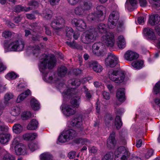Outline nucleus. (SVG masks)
I'll use <instances>...</instances> for the list:
<instances>
[{"instance_id": "nucleus-1", "label": "nucleus", "mask_w": 160, "mask_h": 160, "mask_svg": "<svg viewBox=\"0 0 160 160\" xmlns=\"http://www.w3.org/2000/svg\"><path fill=\"white\" fill-rule=\"evenodd\" d=\"M63 93L67 96L73 97L71 101L72 105L74 108H78L80 102L81 93L78 92L76 89L71 88L64 91Z\"/></svg>"}, {"instance_id": "nucleus-2", "label": "nucleus", "mask_w": 160, "mask_h": 160, "mask_svg": "<svg viewBox=\"0 0 160 160\" xmlns=\"http://www.w3.org/2000/svg\"><path fill=\"white\" fill-rule=\"evenodd\" d=\"M56 61L54 56L45 55L42 61L41 62L39 65L40 70L41 71L47 69V67L49 69H52L56 65Z\"/></svg>"}, {"instance_id": "nucleus-3", "label": "nucleus", "mask_w": 160, "mask_h": 160, "mask_svg": "<svg viewBox=\"0 0 160 160\" xmlns=\"http://www.w3.org/2000/svg\"><path fill=\"white\" fill-rule=\"evenodd\" d=\"M97 36L98 33L95 29L92 28L82 36L81 41L84 43L90 44L95 40Z\"/></svg>"}, {"instance_id": "nucleus-4", "label": "nucleus", "mask_w": 160, "mask_h": 160, "mask_svg": "<svg viewBox=\"0 0 160 160\" xmlns=\"http://www.w3.org/2000/svg\"><path fill=\"white\" fill-rule=\"evenodd\" d=\"M78 133L73 129L64 130L58 138V141L61 142H64L72 139L76 137Z\"/></svg>"}, {"instance_id": "nucleus-5", "label": "nucleus", "mask_w": 160, "mask_h": 160, "mask_svg": "<svg viewBox=\"0 0 160 160\" xmlns=\"http://www.w3.org/2000/svg\"><path fill=\"white\" fill-rule=\"evenodd\" d=\"M110 79L117 83H120L124 80L125 75L123 72L120 70H111L108 73Z\"/></svg>"}, {"instance_id": "nucleus-6", "label": "nucleus", "mask_w": 160, "mask_h": 160, "mask_svg": "<svg viewBox=\"0 0 160 160\" xmlns=\"http://www.w3.org/2000/svg\"><path fill=\"white\" fill-rule=\"evenodd\" d=\"M130 153L125 147H119L115 152V160H128Z\"/></svg>"}, {"instance_id": "nucleus-7", "label": "nucleus", "mask_w": 160, "mask_h": 160, "mask_svg": "<svg viewBox=\"0 0 160 160\" xmlns=\"http://www.w3.org/2000/svg\"><path fill=\"white\" fill-rule=\"evenodd\" d=\"M119 18V14L117 10L113 11L110 14L108 22V28L111 29L114 28L116 25L117 22Z\"/></svg>"}, {"instance_id": "nucleus-8", "label": "nucleus", "mask_w": 160, "mask_h": 160, "mask_svg": "<svg viewBox=\"0 0 160 160\" xmlns=\"http://www.w3.org/2000/svg\"><path fill=\"white\" fill-rule=\"evenodd\" d=\"M102 40L108 47H112L115 43L114 36L112 32H107L105 35L102 37Z\"/></svg>"}, {"instance_id": "nucleus-9", "label": "nucleus", "mask_w": 160, "mask_h": 160, "mask_svg": "<svg viewBox=\"0 0 160 160\" xmlns=\"http://www.w3.org/2000/svg\"><path fill=\"white\" fill-rule=\"evenodd\" d=\"M18 142L17 138L14 139L12 142L13 145H16L14 148L16 153L18 155H24L27 154V150L26 147L22 143H18Z\"/></svg>"}, {"instance_id": "nucleus-10", "label": "nucleus", "mask_w": 160, "mask_h": 160, "mask_svg": "<svg viewBox=\"0 0 160 160\" xmlns=\"http://www.w3.org/2000/svg\"><path fill=\"white\" fill-rule=\"evenodd\" d=\"M118 62V58L112 53H109L108 55V57L105 60L106 66L111 67H114Z\"/></svg>"}, {"instance_id": "nucleus-11", "label": "nucleus", "mask_w": 160, "mask_h": 160, "mask_svg": "<svg viewBox=\"0 0 160 160\" xmlns=\"http://www.w3.org/2000/svg\"><path fill=\"white\" fill-rule=\"evenodd\" d=\"M24 42L21 40H16L12 42L9 45L12 51H22L24 48Z\"/></svg>"}, {"instance_id": "nucleus-12", "label": "nucleus", "mask_w": 160, "mask_h": 160, "mask_svg": "<svg viewBox=\"0 0 160 160\" xmlns=\"http://www.w3.org/2000/svg\"><path fill=\"white\" fill-rule=\"evenodd\" d=\"M72 24L81 31H84L87 28V24L85 21L80 18H74L71 21Z\"/></svg>"}, {"instance_id": "nucleus-13", "label": "nucleus", "mask_w": 160, "mask_h": 160, "mask_svg": "<svg viewBox=\"0 0 160 160\" xmlns=\"http://www.w3.org/2000/svg\"><path fill=\"white\" fill-rule=\"evenodd\" d=\"M61 108L64 114L67 116L73 115L76 112V109L71 105H62Z\"/></svg>"}, {"instance_id": "nucleus-14", "label": "nucleus", "mask_w": 160, "mask_h": 160, "mask_svg": "<svg viewBox=\"0 0 160 160\" xmlns=\"http://www.w3.org/2000/svg\"><path fill=\"white\" fill-rule=\"evenodd\" d=\"M64 24V20L62 18L56 17L51 23V27L54 29H59L62 28Z\"/></svg>"}, {"instance_id": "nucleus-15", "label": "nucleus", "mask_w": 160, "mask_h": 160, "mask_svg": "<svg viewBox=\"0 0 160 160\" xmlns=\"http://www.w3.org/2000/svg\"><path fill=\"white\" fill-rule=\"evenodd\" d=\"M103 44L102 42H97L94 43L92 46V51L95 55L99 56L101 55L103 52L102 48Z\"/></svg>"}, {"instance_id": "nucleus-16", "label": "nucleus", "mask_w": 160, "mask_h": 160, "mask_svg": "<svg viewBox=\"0 0 160 160\" xmlns=\"http://www.w3.org/2000/svg\"><path fill=\"white\" fill-rule=\"evenodd\" d=\"M144 33L147 37L148 39L156 41L157 36L155 35V33L153 30L150 28H147L144 29Z\"/></svg>"}, {"instance_id": "nucleus-17", "label": "nucleus", "mask_w": 160, "mask_h": 160, "mask_svg": "<svg viewBox=\"0 0 160 160\" xmlns=\"http://www.w3.org/2000/svg\"><path fill=\"white\" fill-rule=\"evenodd\" d=\"M115 133L112 132L111 134L107 141V147L111 148H113L116 145V141L115 139Z\"/></svg>"}, {"instance_id": "nucleus-18", "label": "nucleus", "mask_w": 160, "mask_h": 160, "mask_svg": "<svg viewBox=\"0 0 160 160\" xmlns=\"http://www.w3.org/2000/svg\"><path fill=\"white\" fill-rule=\"evenodd\" d=\"M138 57V54L130 50L127 51L124 56V57L126 60L130 61L136 59Z\"/></svg>"}, {"instance_id": "nucleus-19", "label": "nucleus", "mask_w": 160, "mask_h": 160, "mask_svg": "<svg viewBox=\"0 0 160 160\" xmlns=\"http://www.w3.org/2000/svg\"><path fill=\"white\" fill-rule=\"evenodd\" d=\"M69 124L72 127L81 128L82 124V118L80 116L75 117L69 122Z\"/></svg>"}, {"instance_id": "nucleus-20", "label": "nucleus", "mask_w": 160, "mask_h": 160, "mask_svg": "<svg viewBox=\"0 0 160 160\" xmlns=\"http://www.w3.org/2000/svg\"><path fill=\"white\" fill-rule=\"evenodd\" d=\"M105 8L102 5L98 6L96 8V14L100 20H103L104 19L103 11H105Z\"/></svg>"}, {"instance_id": "nucleus-21", "label": "nucleus", "mask_w": 160, "mask_h": 160, "mask_svg": "<svg viewBox=\"0 0 160 160\" xmlns=\"http://www.w3.org/2000/svg\"><path fill=\"white\" fill-rule=\"evenodd\" d=\"M11 135L9 133H4L0 134V142L2 144H7L10 139Z\"/></svg>"}, {"instance_id": "nucleus-22", "label": "nucleus", "mask_w": 160, "mask_h": 160, "mask_svg": "<svg viewBox=\"0 0 160 160\" xmlns=\"http://www.w3.org/2000/svg\"><path fill=\"white\" fill-rule=\"evenodd\" d=\"M125 90L123 88H120L118 89L116 93V97L118 99L120 102H123L125 100Z\"/></svg>"}, {"instance_id": "nucleus-23", "label": "nucleus", "mask_w": 160, "mask_h": 160, "mask_svg": "<svg viewBox=\"0 0 160 160\" xmlns=\"http://www.w3.org/2000/svg\"><path fill=\"white\" fill-rule=\"evenodd\" d=\"M160 21V17L157 14L151 15L149 16V22L152 25L158 24Z\"/></svg>"}, {"instance_id": "nucleus-24", "label": "nucleus", "mask_w": 160, "mask_h": 160, "mask_svg": "<svg viewBox=\"0 0 160 160\" xmlns=\"http://www.w3.org/2000/svg\"><path fill=\"white\" fill-rule=\"evenodd\" d=\"M74 12L76 15L80 17L85 16L87 13L83 9L81 5L76 7L74 9Z\"/></svg>"}, {"instance_id": "nucleus-25", "label": "nucleus", "mask_w": 160, "mask_h": 160, "mask_svg": "<svg viewBox=\"0 0 160 160\" xmlns=\"http://www.w3.org/2000/svg\"><path fill=\"white\" fill-rule=\"evenodd\" d=\"M90 67L96 72H100L102 70V66L97 61H93L91 63Z\"/></svg>"}, {"instance_id": "nucleus-26", "label": "nucleus", "mask_w": 160, "mask_h": 160, "mask_svg": "<svg viewBox=\"0 0 160 160\" xmlns=\"http://www.w3.org/2000/svg\"><path fill=\"white\" fill-rule=\"evenodd\" d=\"M38 122L35 119H32L27 126V128L29 130H34L36 129L38 127Z\"/></svg>"}, {"instance_id": "nucleus-27", "label": "nucleus", "mask_w": 160, "mask_h": 160, "mask_svg": "<svg viewBox=\"0 0 160 160\" xmlns=\"http://www.w3.org/2000/svg\"><path fill=\"white\" fill-rule=\"evenodd\" d=\"M117 44L118 47L121 49H122L125 47L126 43L123 36H120L118 37Z\"/></svg>"}, {"instance_id": "nucleus-28", "label": "nucleus", "mask_w": 160, "mask_h": 160, "mask_svg": "<svg viewBox=\"0 0 160 160\" xmlns=\"http://www.w3.org/2000/svg\"><path fill=\"white\" fill-rule=\"evenodd\" d=\"M2 36L5 38L9 39L11 38L17 37V34L14 32L8 30L5 31L2 33Z\"/></svg>"}, {"instance_id": "nucleus-29", "label": "nucleus", "mask_w": 160, "mask_h": 160, "mask_svg": "<svg viewBox=\"0 0 160 160\" xmlns=\"http://www.w3.org/2000/svg\"><path fill=\"white\" fill-rule=\"evenodd\" d=\"M57 71L58 76L62 77L67 73V69L65 66H62L58 69Z\"/></svg>"}, {"instance_id": "nucleus-30", "label": "nucleus", "mask_w": 160, "mask_h": 160, "mask_svg": "<svg viewBox=\"0 0 160 160\" xmlns=\"http://www.w3.org/2000/svg\"><path fill=\"white\" fill-rule=\"evenodd\" d=\"M95 29V31L97 32L98 34V32L103 33L106 32L107 26L103 23H100L98 25L96 28H94Z\"/></svg>"}, {"instance_id": "nucleus-31", "label": "nucleus", "mask_w": 160, "mask_h": 160, "mask_svg": "<svg viewBox=\"0 0 160 160\" xmlns=\"http://www.w3.org/2000/svg\"><path fill=\"white\" fill-rule=\"evenodd\" d=\"M31 105L32 108L34 110H38L40 108V103L36 99L32 98L31 101Z\"/></svg>"}, {"instance_id": "nucleus-32", "label": "nucleus", "mask_w": 160, "mask_h": 160, "mask_svg": "<svg viewBox=\"0 0 160 160\" xmlns=\"http://www.w3.org/2000/svg\"><path fill=\"white\" fill-rule=\"evenodd\" d=\"M30 26L31 29L35 32L40 33L42 30V28L40 26H38L37 23H31Z\"/></svg>"}, {"instance_id": "nucleus-33", "label": "nucleus", "mask_w": 160, "mask_h": 160, "mask_svg": "<svg viewBox=\"0 0 160 160\" xmlns=\"http://www.w3.org/2000/svg\"><path fill=\"white\" fill-rule=\"evenodd\" d=\"M143 64V61L141 60L134 61L132 63V66L136 69H140L142 68Z\"/></svg>"}, {"instance_id": "nucleus-34", "label": "nucleus", "mask_w": 160, "mask_h": 160, "mask_svg": "<svg viewBox=\"0 0 160 160\" xmlns=\"http://www.w3.org/2000/svg\"><path fill=\"white\" fill-rule=\"evenodd\" d=\"M83 5L82 6L86 12L90 9L92 7V4L89 0L83 1Z\"/></svg>"}, {"instance_id": "nucleus-35", "label": "nucleus", "mask_w": 160, "mask_h": 160, "mask_svg": "<svg viewBox=\"0 0 160 160\" xmlns=\"http://www.w3.org/2000/svg\"><path fill=\"white\" fill-rule=\"evenodd\" d=\"M52 13L51 10L46 9L43 11L42 16L45 19L50 20L52 17Z\"/></svg>"}, {"instance_id": "nucleus-36", "label": "nucleus", "mask_w": 160, "mask_h": 160, "mask_svg": "<svg viewBox=\"0 0 160 160\" xmlns=\"http://www.w3.org/2000/svg\"><path fill=\"white\" fill-rule=\"evenodd\" d=\"M23 128L19 124H15L12 127L13 132L16 134L20 133L22 130Z\"/></svg>"}, {"instance_id": "nucleus-37", "label": "nucleus", "mask_w": 160, "mask_h": 160, "mask_svg": "<svg viewBox=\"0 0 160 160\" xmlns=\"http://www.w3.org/2000/svg\"><path fill=\"white\" fill-rule=\"evenodd\" d=\"M29 48L33 54L36 56H37L40 52V48L38 45L30 46Z\"/></svg>"}, {"instance_id": "nucleus-38", "label": "nucleus", "mask_w": 160, "mask_h": 160, "mask_svg": "<svg viewBox=\"0 0 160 160\" xmlns=\"http://www.w3.org/2000/svg\"><path fill=\"white\" fill-rule=\"evenodd\" d=\"M115 125L117 129H119L122 125V122L120 116L117 115L115 119Z\"/></svg>"}, {"instance_id": "nucleus-39", "label": "nucleus", "mask_w": 160, "mask_h": 160, "mask_svg": "<svg viewBox=\"0 0 160 160\" xmlns=\"http://www.w3.org/2000/svg\"><path fill=\"white\" fill-rule=\"evenodd\" d=\"M87 19L90 21H102L101 20L99 19L98 17L96 14V13H91L89 14L87 17Z\"/></svg>"}, {"instance_id": "nucleus-40", "label": "nucleus", "mask_w": 160, "mask_h": 160, "mask_svg": "<svg viewBox=\"0 0 160 160\" xmlns=\"http://www.w3.org/2000/svg\"><path fill=\"white\" fill-rule=\"evenodd\" d=\"M40 158L41 160H52V157L48 152H45L40 155Z\"/></svg>"}, {"instance_id": "nucleus-41", "label": "nucleus", "mask_w": 160, "mask_h": 160, "mask_svg": "<svg viewBox=\"0 0 160 160\" xmlns=\"http://www.w3.org/2000/svg\"><path fill=\"white\" fill-rule=\"evenodd\" d=\"M66 37L68 40L72 38L73 33V30L70 27H66Z\"/></svg>"}, {"instance_id": "nucleus-42", "label": "nucleus", "mask_w": 160, "mask_h": 160, "mask_svg": "<svg viewBox=\"0 0 160 160\" xmlns=\"http://www.w3.org/2000/svg\"><path fill=\"white\" fill-rule=\"evenodd\" d=\"M66 43L68 45L72 48H76L78 49H82V47L78 45L75 43L74 41H73L72 42L70 41H67L66 42Z\"/></svg>"}, {"instance_id": "nucleus-43", "label": "nucleus", "mask_w": 160, "mask_h": 160, "mask_svg": "<svg viewBox=\"0 0 160 160\" xmlns=\"http://www.w3.org/2000/svg\"><path fill=\"white\" fill-rule=\"evenodd\" d=\"M20 108L18 107H16L12 108L11 113L13 116H17L20 114Z\"/></svg>"}, {"instance_id": "nucleus-44", "label": "nucleus", "mask_w": 160, "mask_h": 160, "mask_svg": "<svg viewBox=\"0 0 160 160\" xmlns=\"http://www.w3.org/2000/svg\"><path fill=\"white\" fill-rule=\"evenodd\" d=\"M29 10V9H28L23 7H22L21 5H18L16 6L15 8L14 11L15 12H19L22 11H28Z\"/></svg>"}, {"instance_id": "nucleus-45", "label": "nucleus", "mask_w": 160, "mask_h": 160, "mask_svg": "<svg viewBox=\"0 0 160 160\" xmlns=\"http://www.w3.org/2000/svg\"><path fill=\"white\" fill-rule=\"evenodd\" d=\"M4 152L5 154L4 155L2 160H15V157L13 155L8 153L6 151Z\"/></svg>"}, {"instance_id": "nucleus-46", "label": "nucleus", "mask_w": 160, "mask_h": 160, "mask_svg": "<svg viewBox=\"0 0 160 160\" xmlns=\"http://www.w3.org/2000/svg\"><path fill=\"white\" fill-rule=\"evenodd\" d=\"M112 117L111 115L108 114L105 117V124L107 127L111 125V121L112 120Z\"/></svg>"}, {"instance_id": "nucleus-47", "label": "nucleus", "mask_w": 160, "mask_h": 160, "mask_svg": "<svg viewBox=\"0 0 160 160\" xmlns=\"http://www.w3.org/2000/svg\"><path fill=\"white\" fill-rule=\"evenodd\" d=\"M75 142L77 143H81L82 145L86 144L87 143L89 142V141L86 138H79L75 140Z\"/></svg>"}, {"instance_id": "nucleus-48", "label": "nucleus", "mask_w": 160, "mask_h": 160, "mask_svg": "<svg viewBox=\"0 0 160 160\" xmlns=\"http://www.w3.org/2000/svg\"><path fill=\"white\" fill-rule=\"evenodd\" d=\"M32 116L30 112H24L22 114L21 118L23 120H27L30 118Z\"/></svg>"}, {"instance_id": "nucleus-49", "label": "nucleus", "mask_w": 160, "mask_h": 160, "mask_svg": "<svg viewBox=\"0 0 160 160\" xmlns=\"http://www.w3.org/2000/svg\"><path fill=\"white\" fill-rule=\"evenodd\" d=\"M153 93L155 94H157L160 93V82H157L154 88H153Z\"/></svg>"}, {"instance_id": "nucleus-50", "label": "nucleus", "mask_w": 160, "mask_h": 160, "mask_svg": "<svg viewBox=\"0 0 160 160\" xmlns=\"http://www.w3.org/2000/svg\"><path fill=\"white\" fill-rule=\"evenodd\" d=\"M17 77V75L14 72L8 73L5 76L6 78L8 80L15 79Z\"/></svg>"}, {"instance_id": "nucleus-51", "label": "nucleus", "mask_w": 160, "mask_h": 160, "mask_svg": "<svg viewBox=\"0 0 160 160\" xmlns=\"http://www.w3.org/2000/svg\"><path fill=\"white\" fill-rule=\"evenodd\" d=\"M113 158V154L112 152L107 153L102 158V160H112Z\"/></svg>"}, {"instance_id": "nucleus-52", "label": "nucleus", "mask_w": 160, "mask_h": 160, "mask_svg": "<svg viewBox=\"0 0 160 160\" xmlns=\"http://www.w3.org/2000/svg\"><path fill=\"white\" fill-rule=\"evenodd\" d=\"M13 96L12 93H7L4 96L5 102L7 103L9 100L12 99Z\"/></svg>"}, {"instance_id": "nucleus-53", "label": "nucleus", "mask_w": 160, "mask_h": 160, "mask_svg": "<svg viewBox=\"0 0 160 160\" xmlns=\"http://www.w3.org/2000/svg\"><path fill=\"white\" fill-rule=\"evenodd\" d=\"M81 83L80 80L78 79H73L71 84L73 86H79Z\"/></svg>"}, {"instance_id": "nucleus-54", "label": "nucleus", "mask_w": 160, "mask_h": 160, "mask_svg": "<svg viewBox=\"0 0 160 160\" xmlns=\"http://www.w3.org/2000/svg\"><path fill=\"white\" fill-rule=\"evenodd\" d=\"M29 148L32 151H34L38 148L37 144L32 142L29 144L28 145Z\"/></svg>"}, {"instance_id": "nucleus-55", "label": "nucleus", "mask_w": 160, "mask_h": 160, "mask_svg": "<svg viewBox=\"0 0 160 160\" xmlns=\"http://www.w3.org/2000/svg\"><path fill=\"white\" fill-rule=\"evenodd\" d=\"M0 134L1 133H4L3 132L7 130V128H6L4 125L3 124L2 122L0 121Z\"/></svg>"}, {"instance_id": "nucleus-56", "label": "nucleus", "mask_w": 160, "mask_h": 160, "mask_svg": "<svg viewBox=\"0 0 160 160\" xmlns=\"http://www.w3.org/2000/svg\"><path fill=\"white\" fill-rule=\"evenodd\" d=\"M153 150L152 149H150L148 150L145 155V157L146 159H148L153 154Z\"/></svg>"}, {"instance_id": "nucleus-57", "label": "nucleus", "mask_w": 160, "mask_h": 160, "mask_svg": "<svg viewBox=\"0 0 160 160\" xmlns=\"http://www.w3.org/2000/svg\"><path fill=\"white\" fill-rule=\"evenodd\" d=\"M26 98V97L24 95V93H22L18 97L17 102L18 103L20 102L23 101Z\"/></svg>"}, {"instance_id": "nucleus-58", "label": "nucleus", "mask_w": 160, "mask_h": 160, "mask_svg": "<svg viewBox=\"0 0 160 160\" xmlns=\"http://www.w3.org/2000/svg\"><path fill=\"white\" fill-rule=\"evenodd\" d=\"M42 37L41 36L39 35H36L35 36H33L32 37V40L34 41H40L42 38Z\"/></svg>"}, {"instance_id": "nucleus-59", "label": "nucleus", "mask_w": 160, "mask_h": 160, "mask_svg": "<svg viewBox=\"0 0 160 160\" xmlns=\"http://www.w3.org/2000/svg\"><path fill=\"white\" fill-rule=\"evenodd\" d=\"M129 2L132 7L133 9L136 8V6L137 4V0H129Z\"/></svg>"}, {"instance_id": "nucleus-60", "label": "nucleus", "mask_w": 160, "mask_h": 160, "mask_svg": "<svg viewBox=\"0 0 160 160\" xmlns=\"http://www.w3.org/2000/svg\"><path fill=\"white\" fill-rule=\"evenodd\" d=\"M30 140H32L35 139L36 137L37 136V134L36 133H29Z\"/></svg>"}, {"instance_id": "nucleus-61", "label": "nucleus", "mask_w": 160, "mask_h": 160, "mask_svg": "<svg viewBox=\"0 0 160 160\" xmlns=\"http://www.w3.org/2000/svg\"><path fill=\"white\" fill-rule=\"evenodd\" d=\"M89 150L91 153H96L98 150L97 148L94 146L89 147Z\"/></svg>"}, {"instance_id": "nucleus-62", "label": "nucleus", "mask_w": 160, "mask_h": 160, "mask_svg": "<svg viewBox=\"0 0 160 160\" xmlns=\"http://www.w3.org/2000/svg\"><path fill=\"white\" fill-rule=\"evenodd\" d=\"M80 0H67V1L70 4L72 5H76Z\"/></svg>"}, {"instance_id": "nucleus-63", "label": "nucleus", "mask_w": 160, "mask_h": 160, "mask_svg": "<svg viewBox=\"0 0 160 160\" xmlns=\"http://www.w3.org/2000/svg\"><path fill=\"white\" fill-rule=\"evenodd\" d=\"M76 152L74 151H72L69 152L68 155V156L69 158L73 159L75 158Z\"/></svg>"}, {"instance_id": "nucleus-64", "label": "nucleus", "mask_w": 160, "mask_h": 160, "mask_svg": "<svg viewBox=\"0 0 160 160\" xmlns=\"http://www.w3.org/2000/svg\"><path fill=\"white\" fill-rule=\"evenodd\" d=\"M153 6L157 9L160 7V1H155L153 4Z\"/></svg>"}]
</instances>
